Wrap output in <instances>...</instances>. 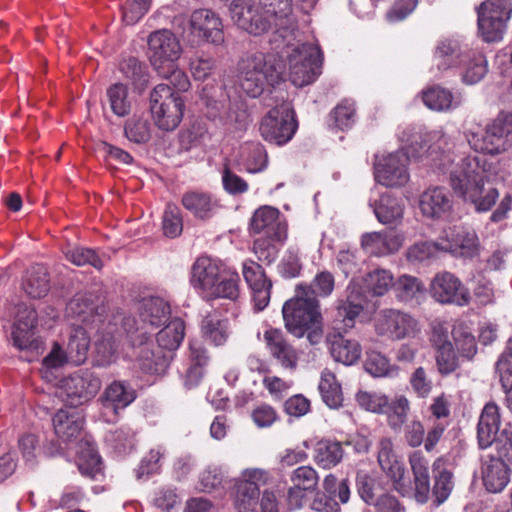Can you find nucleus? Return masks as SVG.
Wrapping results in <instances>:
<instances>
[{"instance_id":"f257e3e1","label":"nucleus","mask_w":512,"mask_h":512,"mask_svg":"<svg viewBox=\"0 0 512 512\" xmlns=\"http://www.w3.org/2000/svg\"><path fill=\"white\" fill-rule=\"evenodd\" d=\"M405 144L395 153H390L378 159L374 166L376 182L386 187H400L409 180L408 163L410 157L422 158L425 156L431 167L443 174H449V184L454 193L466 202L474 205L478 212L489 211L496 203L499 192L494 187H485L487 181L486 162L476 156H467L455 162L451 151H438L437 147L421 144L415 145L421 139L420 135L413 134L400 136Z\"/></svg>"},{"instance_id":"f03ea898","label":"nucleus","mask_w":512,"mask_h":512,"mask_svg":"<svg viewBox=\"0 0 512 512\" xmlns=\"http://www.w3.org/2000/svg\"><path fill=\"white\" fill-rule=\"evenodd\" d=\"M409 464L413 473V495L415 500L420 504H425L432 495L436 506L444 503L454 487L453 474L447 468L446 460L439 457L432 464L433 487H431L430 481L429 461L420 450L409 455Z\"/></svg>"},{"instance_id":"7ed1b4c3","label":"nucleus","mask_w":512,"mask_h":512,"mask_svg":"<svg viewBox=\"0 0 512 512\" xmlns=\"http://www.w3.org/2000/svg\"><path fill=\"white\" fill-rule=\"evenodd\" d=\"M435 57L438 70L457 68L460 70L462 81L468 85L478 83L488 70L484 54L457 38L440 41L435 50Z\"/></svg>"},{"instance_id":"20e7f679","label":"nucleus","mask_w":512,"mask_h":512,"mask_svg":"<svg viewBox=\"0 0 512 512\" xmlns=\"http://www.w3.org/2000/svg\"><path fill=\"white\" fill-rule=\"evenodd\" d=\"M238 77L242 90L250 97H259L266 87L281 80L282 68L273 55L255 52L238 63Z\"/></svg>"},{"instance_id":"39448f33","label":"nucleus","mask_w":512,"mask_h":512,"mask_svg":"<svg viewBox=\"0 0 512 512\" xmlns=\"http://www.w3.org/2000/svg\"><path fill=\"white\" fill-rule=\"evenodd\" d=\"M469 146L476 152L496 155L505 152L512 144V123L497 117L485 127L480 125L465 132Z\"/></svg>"},{"instance_id":"423d86ee","label":"nucleus","mask_w":512,"mask_h":512,"mask_svg":"<svg viewBox=\"0 0 512 512\" xmlns=\"http://www.w3.org/2000/svg\"><path fill=\"white\" fill-rule=\"evenodd\" d=\"M282 314L285 328L297 338L321 326L322 314L315 297L297 296L287 300L282 307Z\"/></svg>"},{"instance_id":"0eeeda50","label":"nucleus","mask_w":512,"mask_h":512,"mask_svg":"<svg viewBox=\"0 0 512 512\" xmlns=\"http://www.w3.org/2000/svg\"><path fill=\"white\" fill-rule=\"evenodd\" d=\"M182 37L193 48L204 43L220 45L224 42L222 20L210 9H197L191 13Z\"/></svg>"},{"instance_id":"6e6552de","label":"nucleus","mask_w":512,"mask_h":512,"mask_svg":"<svg viewBox=\"0 0 512 512\" xmlns=\"http://www.w3.org/2000/svg\"><path fill=\"white\" fill-rule=\"evenodd\" d=\"M150 109L155 124L162 130L171 131L181 122L184 102L168 84H159L151 92Z\"/></svg>"},{"instance_id":"1a4fd4ad","label":"nucleus","mask_w":512,"mask_h":512,"mask_svg":"<svg viewBox=\"0 0 512 512\" xmlns=\"http://www.w3.org/2000/svg\"><path fill=\"white\" fill-rule=\"evenodd\" d=\"M289 76L297 87L311 84L321 73L322 53L318 45L303 43L288 53Z\"/></svg>"},{"instance_id":"9d476101","label":"nucleus","mask_w":512,"mask_h":512,"mask_svg":"<svg viewBox=\"0 0 512 512\" xmlns=\"http://www.w3.org/2000/svg\"><path fill=\"white\" fill-rule=\"evenodd\" d=\"M374 329L378 336L391 341L413 339L421 332L419 321L405 311L386 308L380 310L374 319Z\"/></svg>"},{"instance_id":"9b49d317","label":"nucleus","mask_w":512,"mask_h":512,"mask_svg":"<svg viewBox=\"0 0 512 512\" xmlns=\"http://www.w3.org/2000/svg\"><path fill=\"white\" fill-rule=\"evenodd\" d=\"M297 127L291 104L283 102L263 117L259 125V133L265 141L282 146L293 138Z\"/></svg>"},{"instance_id":"f8f14e48","label":"nucleus","mask_w":512,"mask_h":512,"mask_svg":"<svg viewBox=\"0 0 512 512\" xmlns=\"http://www.w3.org/2000/svg\"><path fill=\"white\" fill-rule=\"evenodd\" d=\"M512 14L510 0H487L478 8V31L485 42H497L503 37Z\"/></svg>"},{"instance_id":"ddd939ff","label":"nucleus","mask_w":512,"mask_h":512,"mask_svg":"<svg viewBox=\"0 0 512 512\" xmlns=\"http://www.w3.org/2000/svg\"><path fill=\"white\" fill-rule=\"evenodd\" d=\"M257 7L264 18L272 21L274 36L281 38L289 48L297 32V20L293 14L292 1L259 0ZM274 41H277V38Z\"/></svg>"},{"instance_id":"4468645a","label":"nucleus","mask_w":512,"mask_h":512,"mask_svg":"<svg viewBox=\"0 0 512 512\" xmlns=\"http://www.w3.org/2000/svg\"><path fill=\"white\" fill-rule=\"evenodd\" d=\"M145 327L137 328L134 333L129 334L130 342L135 348L136 361L139 368L149 374H162L169 367L173 354L164 353L160 349H153L149 343Z\"/></svg>"},{"instance_id":"2eb2a0df","label":"nucleus","mask_w":512,"mask_h":512,"mask_svg":"<svg viewBox=\"0 0 512 512\" xmlns=\"http://www.w3.org/2000/svg\"><path fill=\"white\" fill-rule=\"evenodd\" d=\"M206 106L208 116L227 131L245 130L251 121L247 107L240 98L228 99L227 103L226 100L207 99Z\"/></svg>"},{"instance_id":"dca6fc26","label":"nucleus","mask_w":512,"mask_h":512,"mask_svg":"<svg viewBox=\"0 0 512 512\" xmlns=\"http://www.w3.org/2000/svg\"><path fill=\"white\" fill-rule=\"evenodd\" d=\"M148 57L155 70L173 65L182 54V46L177 36L169 29H159L149 34L147 39Z\"/></svg>"},{"instance_id":"f3484780","label":"nucleus","mask_w":512,"mask_h":512,"mask_svg":"<svg viewBox=\"0 0 512 512\" xmlns=\"http://www.w3.org/2000/svg\"><path fill=\"white\" fill-rule=\"evenodd\" d=\"M101 379L94 372L79 370L62 380L61 389L66 402L73 408L93 399L101 388Z\"/></svg>"},{"instance_id":"a211bd4d","label":"nucleus","mask_w":512,"mask_h":512,"mask_svg":"<svg viewBox=\"0 0 512 512\" xmlns=\"http://www.w3.org/2000/svg\"><path fill=\"white\" fill-rule=\"evenodd\" d=\"M270 480V473L260 468H247L235 481L234 504L238 512H248L260 495V487Z\"/></svg>"},{"instance_id":"6ab92c4d","label":"nucleus","mask_w":512,"mask_h":512,"mask_svg":"<svg viewBox=\"0 0 512 512\" xmlns=\"http://www.w3.org/2000/svg\"><path fill=\"white\" fill-rule=\"evenodd\" d=\"M443 251L455 257L472 259L480 254V240L476 231L467 226H454L441 235Z\"/></svg>"},{"instance_id":"aec40b11","label":"nucleus","mask_w":512,"mask_h":512,"mask_svg":"<svg viewBox=\"0 0 512 512\" xmlns=\"http://www.w3.org/2000/svg\"><path fill=\"white\" fill-rule=\"evenodd\" d=\"M430 292L432 297L442 304L466 306L471 300L469 290L461 280L451 272L437 273L431 281Z\"/></svg>"},{"instance_id":"412c9836","label":"nucleus","mask_w":512,"mask_h":512,"mask_svg":"<svg viewBox=\"0 0 512 512\" xmlns=\"http://www.w3.org/2000/svg\"><path fill=\"white\" fill-rule=\"evenodd\" d=\"M232 21L242 30L252 35H260L272 30V21L263 17L252 0H233L229 6Z\"/></svg>"},{"instance_id":"4be33fe9","label":"nucleus","mask_w":512,"mask_h":512,"mask_svg":"<svg viewBox=\"0 0 512 512\" xmlns=\"http://www.w3.org/2000/svg\"><path fill=\"white\" fill-rule=\"evenodd\" d=\"M366 297L356 285H348L346 297L336 304L334 323L337 330L347 331L355 326L356 319L363 312Z\"/></svg>"},{"instance_id":"5701e85b","label":"nucleus","mask_w":512,"mask_h":512,"mask_svg":"<svg viewBox=\"0 0 512 512\" xmlns=\"http://www.w3.org/2000/svg\"><path fill=\"white\" fill-rule=\"evenodd\" d=\"M136 399L135 390L125 381L115 380L109 384L100 396L103 417L107 422L116 420L119 412Z\"/></svg>"},{"instance_id":"b1692460","label":"nucleus","mask_w":512,"mask_h":512,"mask_svg":"<svg viewBox=\"0 0 512 512\" xmlns=\"http://www.w3.org/2000/svg\"><path fill=\"white\" fill-rule=\"evenodd\" d=\"M250 230L278 242H285L287 238V225L281 219L279 210L271 206L260 207L254 212Z\"/></svg>"},{"instance_id":"393cba45","label":"nucleus","mask_w":512,"mask_h":512,"mask_svg":"<svg viewBox=\"0 0 512 512\" xmlns=\"http://www.w3.org/2000/svg\"><path fill=\"white\" fill-rule=\"evenodd\" d=\"M226 264L207 256L199 257L192 266L190 284L203 299L215 290V280Z\"/></svg>"},{"instance_id":"a878e982","label":"nucleus","mask_w":512,"mask_h":512,"mask_svg":"<svg viewBox=\"0 0 512 512\" xmlns=\"http://www.w3.org/2000/svg\"><path fill=\"white\" fill-rule=\"evenodd\" d=\"M242 273L252 291L255 309L262 311L269 304L272 282L266 278L263 268L253 260L243 262Z\"/></svg>"},{"instance_id":"bb28decb","label":"nucleus","mask_w":512,"mask_h":512,"mask_svg":"<svg viewBox=\"0 0 512 512\" xmlns=\"http://www.w3.org/2000/svg\"><path fill=\"white\" fill-rule=\"evenodd\" d=\"M181 204L195 219L207 221L220 210V200L212 193L188 190L182 194Z\"/></svg>"},{"instance_id":"cd10ccee","label":"nucleus","mask_w":512,"mask_h":512,"mask_svg":"<svg viewBox=\"0 0 512 512\" xmlns=\"http://www.w3.org/2000/svg\"><path fill=\"white\" fill-rule=\"evenodd\" d=\"M481 474L485 488L491 493L501 492L510 481V468L501 457L484 456Z\"/></svg>"},{"instance_id":"c85d7f7f","label":"nucleus","mask_w":512,"mask_h":512,"mask_svg":"<svg viewBox=\"0 0 512 512\" xmlns=\"http://www.w3.org/2000/svg\"><path fill=\"white\" fill-rule=\"evenodd\" d=\"M378 463L383 472L392 480L396 490L405 488V468L393 452V443L389 437H382L378 442Z\"/></svg>"},{"instance_id":"c756f323","label":"nucleus","mask_w":512,"mask_h":512,"mask_svg":"<svg viewBox=\"0 0 512 512\" xmlns=\"http://www.w3.org/2000/svg\"><path fill=\"white\" fill-rule=\"evenodd\" d=\"M404 241L401 233L395 230L366 233L361 238V246L374 255H386L397 252Z\"/></svg>"},{"instance_id":"7c9ffc66","label":"nucleus","mask_w":512,"mask_h":512,"mask_svg":"<svg viewBox=\"0 0 512 512\" xmlns=\"http://www.w3.org/2000/svg\"><path fill=\"white\" fill-rule=\"evenodd\" d=\"M452 205V197L444 187L428 188L420 197V209L423 215L430 218H441L448 215Z\"/></svg>"},{"instance_id":"2f4dec72","label":"nucleus","mask_w":512,"mask_h":512,"mask_svg":"<svg viewBox=\"0 0 512 512\" xmlns=\"http://www.w3.org/2000/svg\"><path fill=\"white\" fill-rule=\"evenodd\" d=\"M264 340L269 353L283 367L294 369L297 366L298 354L282 331L278 329L268 330L264 333Z\"/></svg>"},{"instance_id":"473e14b6","label":"nucleus","mask_w":512,"mask_h":512,"mask_svg":"<svg viewBox=\"0 0 512 512\" xmlns=\"http://www.w3.org/2000/svg\"><path fill=\"white\" fill-rule=\"evenodd\" d=\"M499 428V407L496 403L489 402L484 406L477 425V439L480 448H488L495 442Z\"/></svg>"},{"instance_id":"72a5a7b5","label":"nucleus","mask_w":512,"mask_h":512,"mask_svg":"<svg viewBox=\"0 0 512 512\" xmlns=\"http://www.w3.org/2000/svg\"><path fill=\"white\" fill-rule=\"evenodd\" d=\"M83 420V415L76 408L60 409L52 419L55 434L63 442H69L79 436Z\"/></svg>"},{"instance_id":"f704fd0d","label":"nucleus","mask_w":512,"mask_h":512,"mask_svg":"<svg viewBox=\"0 0 512 512\" xmlns=\"http://www.w3.org/2000/svg\"><path fill=\"white\" fill-rule=\"evenodd\" d=\"M37 323V313L34 309L26 308L20 312L17 321L13 324L12 344L19 350L34 348V328Z\"/></svg>"},{"instance_id":"c9c22d12","label":"nucleus","mask_w":512,"mask_h":512,"mask_svg":"<svg viewBox=\"0 0 512 512\" xmlns=\"http://www.w3.org/2000/svg\"><path fill=\"white\" fill-rule=\"evenodd\" d=\"M96 302L97 297L92 292L76 293L67 304L66 314L71 318H79L81 323L87 324L94 315L101 313ZM101 311H103L102 308Z\"/></svg>"},{"instance_id":"e433bc0d","label":"nucleus","mask_w":512,"mask_h":512,"mask_svg":"<svg viewBox=\"0 0 512 512\" xmlns=\"http://www.w3.org/2000/svg\"><path fill=\"white\" fill-rule=\"evenodd\" d=\"M377 220L384 224L399 223L404 214V203L402 199L395 197L390 193L382 194L379 200L370 203Z\"/></svg>"},{"instance_id":"4c0bfd02","label":"nucleus","mask_w":512,"mask_h":512,"mask_svg":"<svg viewBox=\"0 0 512 512\" xmlns=\"http://www.w3.org/2000/svg\"><path fill=\"white\" fill-rule=\"evenodd\" d=\"M189 359L190 366L186 371L185 384L188 387H194L202 379L205 368L210 360L205 345L199 340H191L189 342Z\"/></svg>"},{"instance_id":"58836bf2","label":"nucleus","mask_w":512,"mask_h":512,"mask_svg":"<svg viewBox=\"0 0 512 512\" xmlns=\"http://www.w3.org/2000/svg\"><path fill=\"white\" fill-rule=\"evenodd\" d=\"M327 341L330 344L331 356L335 361L352 365L359 360L362 349L357 341L345 339L340 332L329 334Z\"/></svg>"},{"instance_id":"ea45409f","label":"nucleus","mask_w":512,"mask_h":512,"mask_svg":"<svg viewBox=\"0 0 512 512\" xmlns=\"http://www.w3.org/2000/svg\"><path fill=\"white\" fill-rule=\"evenodd\" d=\"M201 333L211 345L223 346L230 336L229 321L216 312L209 313L201 322Z\"/></svg>"},{"instance_id":"a19ab883","label":"nucleus","mask_w":512,"mask_h":512,"mask_svg":"<svg viewBox=\"0 0 512 512\" xmlns=\"http://www.w3.org/2000/svg\"><path fill=\"white\" fill-rule=\"evenodd\" d=\"M239 275L236 270L225 265L220 273L217 280H215V290L208 291L206 299L207 301L215 300L219 298L236 300L239 296Z\"/></svg>"},{"instance_id":"79ce46f5","label":"nucleus","mask_w":512,"mask_h":512,"mask_svg":"<svg viewBox=\"0 0 512 512\" xmlns=\"http://www.w3.org/2000/svg\"><path fill=\"white\" fill-rule=\"evenodd\" d=\"M170 306L160 297L144 298L139 305V318L144 325L157 328L166 323Z\"/></svg>"},{"instance_id":"37998d69","label":"nucleus","mask_w":512,"mask_h":512,"mask_svg":"<svg viewBox=\"0 0 512 512\" xmlns=\"http://www.w3.org/2000/svg\"><path fill=\"white\" fill-rule=\"evenodd\" d=\"M424 104L436 111H448L459 107L463 103L461 93L453 94L450 90L440 86H433L423 92Z\"/></svg>"},{"instance_id":"c03bdc74","label":"nucleus","mask_w":512,"mask_h":512,"mask_svg":"<svg viewBox=\"0 0 512 512\" xmlns=\"http://www.w3.org/2000/svg\"><path fill=\"white\" fill-rule=\"evenodd\" d=\"M77 454L80 473L91 479H98V476L102 474V462L95 443L89 440H81Z\"/></svg>"},{"instance_id":"a18cd8bd","label":"nucleus","mask_w":512,"mask_h":512,"mask_svg":"<svg viewBox=\"0 0 512 512\" xmlns=\"http://www.w3.org/2000/svg\"><path fill=\"white\" fill-rule=\"evenodd\" d=\"M185 335V323L180 318L171 320L162 330L156 335L158 349L164 353L172 354L173 351L178 349Z\"/></svg>"},{"instance_id":"49530a36","label":"nucleus","mask_w":512,"mask_h":512,"mask_svg":"<svg viewBox=\"0 0 512 512\" xmlns=\"http://www.w3.org/2000/svg\"><path fill=\"white\" fill-rule=\"evenodd\" d=\"M89 347L90 337L87 331L81 326L75 328L65 351L68 362L75 366L82 365L87 360Z\"/></svg>"},{"instance_id":"de8ad7c7","label":"nucleus","mask_w":512,"mask_h":512,"mask_svg":"<svg viewBox=\"0 0 512 512\" xmlns=\"http://www.w3.org/2000/svg\"><path fill=\"white\" fill-rule=\"evenodd\" d=\"M242 163L248 173L263 172L268 166V153L259 142L246 143L242 148Z\"/></svg>"},{"instance_id":"09e8293b","label":"nucleus","mask_w":512,"mask_h":512,"mask_svg":"<svg viewBox=\"0 0 512 512\" xmlns=\"http://www.w3.org/2000/svg\"><path fill=\"white\" fill-rule=\"evenodd\" d=\"M22 287L25 293L32 298L44 297L49 291L47 269L41 265L31 267L27 271Z\"/></svg>"},{"instance_id":"8fccbe9b","label":"nucleus","mask_w":512,"mask_h":512,"mask_svg":"<svg viewBox=\"0 0 512 512\" xmlns=\"http://www.w3.org/2000/svg\"><path fill=\"white\" fill-rule=\"evenodd\" d=\"M323 402L332 409H337L342 405L343 394L341 386L336 380V376L328 370H324L318 386Z\"/></svg>"},{"instance_id":"3c124183","label":"nucleus","mask_w":512,"mask_h":512,"mask_svg":"<svg viewBox=\"0 0 512 512\" xmlns=\"http://www.w3.org/2000/svg\"><path fill=\"white\" fill-rule=\"evenodd\" d=\"M343 453L340 442L323 440L315 448L314 460L322 468L330 469L340 463Z\"/></svg>"},{"instance_id":"603ef678","label":"nucleus","mask_w":512,"mask_h":512,"mask_svg":"<svg viewBox=\"0 0 512 512\" xmlns=\"http://www.w3.org/2000/svg\"><path fill=\"white\" fill-rule=\"evenodd\" d=\"M106 97L111 111L118 117L130 114L132 103L128 88L123 83H115L108 87Z\"/></svg>"},{"instance_id":"864d4df0","label":"nucleus","mask_w":512,"mask_h":512,"mask_svg":"<svg viewBox=\"0 0 512 512\" xmlns=\"http://www.w3.org/2000/svg\"><path fill=\"white\" fill-rule=\"evenodd\" d=\"M364 368L373 377H392L398 372L384 354L374 350L366 352Z\"/></svg>"},{"instance_id":"5fc2aeb1","label":"nucleus","mask_w":512,"mask_h":512,"mask_svg":"<svg viewBox=\"0 0 512 512\" xmlns=\"http://www.w3.org/2000/svg\"><path fill=\"white\" fill-rule=\"evenodd\" d=\"M410 412V402L404 395H396L384 413L387 414L388 424L391 429L398 431L405 424Z\"/></svg>"},{"instance_id":"6e6d98bb","label":"nucleus","mask_w":512,"mask_h":512,"mask_svg":"<svg viewBox=\"0 0 512 512\" xmlns=\"http://www.w3.org/2000/svg\"><path fill=\"white\" fill-rule=\"evenodd\" d=\"M116 338L110 332L102 334L95 341V358L97 366L105 367L115 361L117 352Z\"/></svg>"},{"instance_id":"4d7b16f0","label":"nucleus","mask_w":512,"mask_h":512,"mask_svg":"<svg viewBox=\"0 0 512 512\" xmlns=\"http://www.w3.org/2000/svg\"><path fill=\"white\" fill-rule=\"evenodd\" d=\"M120 71L137 89H142L148 83L147 67L135 57L124 59L120 63Z\"/></svg>"},{"instance_id":"13d9d810","label":"nucleus","mask_w":512,"mask_h":512,"mask_svg":"<svg viewBox=\"0 0 512 512\" xmlns=\"http://www.w3.org/2000/svg\"><path fill=\"white\" fill-rule=\"evenodd\" d=\"M436 367L439 374L448 376L460 367V358L457 356L452 343H442L436 349Z\"/></svg>"},{"instance_id":"bf43d9fd","label":"nucleus","mask_w":512,"mask_h":512,"mask_svg":"<svg viewBox=\"0 0 512 512\" xmlns=\"http://www.w3.org/2000/svg\"><path fill=\"white\" fill-rule=\"evenodd\" d=\"M105 440L119 455H125L134 448V432L126 426L109 431Z\"/></svg>"},{"instance_id":"052dcab7","label":"nucleus","mask_w":512,"mask_h":512,"mask_svg":"<svg viewBox=\"0 0 512 512\" xmlns=\"http://www.w3.org/2000/svg\"><path fill=\"white\" fill-rule=\"evenodd\" d=\"M166 449L162 445H158L152 449L142 458L137 470L136 476L138 479H148L151 475L160 471L161 460L164 458Z\"/></svg>"},{"instance_id":"680f3d73","label":"nucleus","mask_w":512,"mask_h":512,"mask_svg":"<svg viewBox=\"0 0 512 512\" xmlns=\"http://www.w3.org/2000/svg\"><path fill=\"white\" fill-rule=\"evenodd\" d=\"M397 298L402 302L418 300L424 293L422 283L415 277L403 275L394 284Z\"/></svg>"},{"instance_id":"e2e57ef3","label":"nucleus","mask_w":512,"mask_h":512,"mask_svg":"<svg viewBox=\"0 0 512 512\" xmlns=\"http://www.w3.org/2000/svg\"><path fill=\"white\" fill-rule=\"evenodd\" d=\"M453 340L460 357L472 360L477 353L475 337L464 327L458 326L453 330Z\"/></svg>"},{"instance_id":"0e129e2a","label":"nucleus","mask_w":512,"mask_h":512,"mask_svg":"<svg viewBox=\"0 0 512 512\" xmlns=\"http://www.w3.org/2000/svg\"><path fill=\"white\" fill-rule=\"evenodd\" d=\"M441 235L435 241H421L412 245L407 251L410 261H425L444 252Z\"/></svg>"},{"instance_id":"69168bd1","label":"nucleus","mask_w":512,"mask_h":512,"mask_svg":"<svg viewBox=\"0 0 512 512\" xmlns=\"http://www.w3.org/2000/svg\"><path fill=\"white\" fill-rule=\"evenodd\" d=\"M163 232L167 237H178L183 230V218L180 209L173 203H168L162 218Z\"/></svg>"},{"instance_id":"338daca9","label":"nucleus","mask_w":512,"mask_h":512,"mask_svg":"<svg viewBox=\"0 0 512 512\" xmlns=\"http://www.w3.org/2000/svg\"><path fill=\"white\" fill-rule=\"evenodd\" d=\"M65 255L71 263L77 266L91 265L98 270L103 267L102 259L95 250L90 248L75 246L68 249Z\"/></svg>"},{"instance_id":"774afa93","label":"nucleus","mask_w":512,"mask_h":512,"mask_svg":"<svg viewBox=\"0 0 512 512\" xmlns=\"http://www.w3.org/2000/svg\"><path fill=\"white\" fill-rule=\"evenodd\" d=\"M283 243L274 241L267 236H261L254 241L253 251L259 261L269 265L276 260L279 246Z\"/></svg>"}]
</instances>
